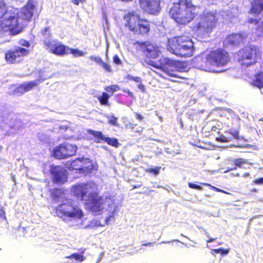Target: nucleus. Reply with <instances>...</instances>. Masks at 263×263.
<instances>
[{
    "label": "nucleus",
    "instance_id": "1",
    "mask_svg": "<svg viewBox=\"0 0 263 263\" xmlns=\"http://www.w3.org/2000/svg\"><path fill=\"white\" fill-rule=\"evenodd\" d=\"M169 13L172 18L181 24L189 23L198 15L195 28L198 33L202 35L211 32L217 21L216 11H208L187 0H180L175 3Z\"/></svg>",
    "mask_w": 263,
    "mask_h": 263
},
{
    "label": "nucleus",
    "instance_id": "2",
    "mask_svg": "<svg viewBox=\"0 0 263 263\" xmlns=\"http://www.w3.org/2000/svg\"><path fill=\"white\" fill-rule=\"evenodd\" d=\"M97 185L93 182L78 184L72 187V192L78 198L85 202L87 206L96 213L108 210L115 204L112 196L98 197Z\"/></svg>",
    "mask_w": 263,
    "mask_h": 263
},
{
    "label": "nucleus",
    "instance_id": "3",
    "mask_svg": "<svg viewBox=\"0 0 263 263\" xmlns=\"http://www.w3.org/2000/svg\"><path fill=\"white\" fill-rule=\"evenodd\" d=\"M167 50L180 57H190L193 54L194 43L186 36H178L168 40Z\"/></svg>",
    "mask_w": 263,
    "mask_h": 263
},
{
    "label": "nucleus",
    "instance_id": "4",
    "mask_svg": "<svg viewBox=\"0 0 263 263\" xmlns=\"http://www.w3.org/2000/svg\"><path fill=\"white\" fill-rule=\"evenodd\" d=\"M229 61L227 52L218 49L211 52L206 57L205 64L197 66L201 70L214 72L216 70L212 67H219L226 65Z\"/></svg>",
    "mask_w": 263,
    "mask_h": 263
},
{
    "label": "nucleus",
    "instance_id": "5",
    "mask_svg": "<svg viewBox=\"0 0 263 263\" xmlns=\"http://www.w3.org/2000/svg\"><path fill=\"white\" fill-rule=\"evenodd\" d=\"M23 25L14 10H7L0 18V30L9 31L12 34L18 33Z\"/></svg>",
    "mask_w": 263,
    "mask_h": 263
},
{
    "label": "nucleus",
    "instance_id": "6",
    "mask_svg": "<svg viewBox=\"0 0 263 263\" xmlns=\"http://www.w3.org/2000/svg\"><path fill=\"white\" fill-rule=\"evenodd\" d=\"M125 26L135 34L144 35L150 29L149 23L146 20H140L138 15L129 12L124 16Z\"/></svg>",
    "mask_w": 263,
    "mask_h": 263
},
{
    "label": "nucleus",
    "instance_id": "7",
    "mask_svg": "<svg viewBox=\"0 0 263 263\" xmlns=\"http://www.w3.org/2000/svg\"><path fill=\"white\" fill-rule=\"evenodd\" d=\"M56 213L59 217L66 221L80 219L83 216L82 210L69 201L58 206L56 209Z\"/></svg>",
    "mask_w": 263,
    "mask_h": 263
},
{
    "label": "nucleus",
    "instance_id": "8",
    "mask_svg": "<svg viewBox=\"0 0 263 263\" xmlns=\"http://www.w3.org/2000/svg\"><path fill=\"white\" fill-rule=\"evenodd\" d=\"M149 65L154 67L162 69L167 75L174 77H178L183 79L184 77L179 76L177 73L172 71L173 69H176L177 70H181L180 68L182 65V63L173 61L168 58L162 57L159 60L158 63H156L154 61H149L148 63Z\"/></svg>",
    "mask_w": 263,
    "mask_h": 263
},
{
    "label": "nucleus",
    "instance_id": "9",
    "mask_svg": "<svg viewBox=\"0 0 263 263\" xmlns=\"http://www.w3.org/2000/svg\"><path fill=\"white\" fill-rule=\"evenodd\" d=\"M241 64L249 66L255 63L260 57L259 49L255 46H249L240 50L238 54Z\"/></svg>",
    "mask_w": 263,
    "mask_h": 263
},
{
    "label": "nucleus",
    "instance_id": "10",
    "mask_svg": "<svg viewBox=\"0 0 263 263\" xmlns=\"http://www.w3.org/2000/svg\"><path fill=\"white\" fill-rule=\"evenodd\" d=\"M46 49L49 52L59 56L67 54L68 47L62 44L61 42L48 37L44 41Z\"/></svg>",
    "mask_w": 263,
    "mask_h": 263
},
{
    "label": "nucleus",
    "instance_id": "11",
    "mask_svg": "<svg viewBox=\"0 0 263 263\" xmlns=\"http://www.w3.org/2000/svg\"><path fill=\"white\" fill-rule=\"evenodd\" d=\"M137 48L147 57L151 58H156L161 53L160 48L155 44L148 42L136 43Z\"/></svg>",
    "mask_w": 263,
    "mask_h": 263
},
{
    "label": "nucleus",
    "instance_id": "12",
    "mask_svg": "<svg viewBox=\"0 0 263 263\" xmlns=\"http://www.w3.org/2000/svg\"><path fill=\"white\" fill-rule=\"evenodd\" d=\"M77 149V146L64 143L57 146L54 150L53 154L57 159H66L74 155Z\"/></svg>",
    "mask_w": 263,
    "mask_h": 263
},
{
    "label": "nucleus",
    "instance_id": "13",
    "mask_svg": "<svg viewBox=\"0 0 263 263\" xmlns=\"http://www.w3.org/2000/svg\"><path fill=\"white\" fill-rule=\"evenodd\" d=\"M41 81L36 80L33 81H30L28 83H24L21 86H16L15 85H11L9 87V93L14 96H21L26 91H28L32 89L33 87L37 85Z\"/></svg>",
    "mask_w": 263,
    "mask_h": 263
},
{
    "label": "nucleus",
    "instance_id": "14",
    "mask_svg": "<svg viewBox=\"0 0 263 263\" xmlns=\"http://www.w3.org/2000/svg\"><path fill=\"white\" fill-rule=\"evenodd\" d=\"M28 53V50L17 47L7 52L5 55V59L8 62L14 63L20 61L22 57L27 55Z\"/></svg>",
    "mask_w": 263,
    "mask_h": 263
},
{
    "label": "nucleus",
    "instance_id": "15",
    "mask_svg": "<svg viewBox=\"0 0 263 263\" xmlns=\"http://www.w3.org/2000/svg\"><path fill=\"white\" fill-rule=\"evenodd\" d=\"M160 0H140L141 8L148 13L155 14L160 10Z\"/></svg>",
    "mask_w": 263,
    "mask_h": 263
},
{
    "label": "nucleus",
    "instance_id": "16",
    "mask_svg": "<svg viewBox=\"0 0 263 263\" xmlns=\"http://www.w3.org/2000/svg\"><path fill=\"white\" fill-rule=\"evenodd\" d=\"M247 37L245 33L232 34L225 39L223 44L226 47L237 46L243 43Z\"/></svg>",
    "mask_w": 263,
    "mask_h": 263
},
{
    "label": "nucleus",
    "instance_id": "17",
    "mask_svg": "<svg viewBox=\"0 0 263 263\" xmlns=\"http://www.w3.org/2000/svg\"><path fill=\"white\" fill-rule=\"evenodd\" d=\"M50 172L53 176V181L58 184H62L67 181L66 170L59 166H51Z\"/></svg>",
    "mask_w": 263,
    "mask_h": 263
},
{
    "label": "nucleus",
    "instance_id": "18",
    "mask_svg": "<svg viewBox=\"0 0 263 263\" xmlns=\"http://www.w3.org/2000/svg\"><path fill=\"white\" fill-rule=\"evenodd\" d=\"M35 8V6L32 2H29L24 7L21 11L19 12H15L17 16L20 21L22 20H30L33 15V12Z\"/></svg>",
    "mask_w": 263,
    "mask_h": 263
},
{
    "label": "nucleus",
    "instance_id": "19",
    "mask_svg": "<svg viewBox=\"0 0 263 263\" xmlns=\"http://www.w3.org/2000/svg\"><path fill=\"white\" fill-rule=\"evenodd\" d=\"M249 22L253 25L252 27L253 33L256 36H260L263 34V21L256 20L253 18H250Z\"/></svg>",
    "mask_w": 263,
    "mask_h": 263
},
{
    "label": "nucleus",
    "instance_id": "20",
    "mask_svg": "<svg viewBox=\"0 0 263 263\" xmlns=\"http://www.w3.org/2000/svg\"><path fill=\"white\" fill-rule=\"evenodd\" d=\"M81 162V173L90 172L93 169V165L88 158H82Z\"/></svg>",
    "mask_w": 263,
    "mask_h": 263
},
{
    "label": "nucleus",
    "instance_id": "21",
    "mask_svg": "<svg viewBox=\"0 0 263 263\" xmlns=\"http://www.w3.org/2000/svg\"><path fill=\"white\" fill-rule=\"evenodd\" d=\"M263 10V0H254L251 3V11L255 14H259Z\"/></svg>",
    "mask_w": 263,
    "mask_h": 263
},
{
    "label": "nucleus",
    "instance_id": "22",
    "mask_svg": "<svg viewBox=\"0 0 263 263\" xmlns=\"http://www.w3.org/2000/svg\"><path fill=\"white\" fill-rule=\"evenodd\" d=\"M253 84L258 88L263 87V73H259L254 77Z\"/></svg>",
    "mask_w": 263,
    "mask_h": 263
},
{
    "label": "nucleus",
    "instance_id": "23",
    "mask_svg": "<svg viewBox=\"0 0 263 263\" xmlns=\"http://www.w3.org/2000/svg\"><path fill=\"white\" fill-rule=\"evenodd\" d=\"M88 133L96 138V141L98 143H100L101 141H105V140L106 137L100 132L89 130Z\"/></svg>",
    "mask_w": 263,
    "mask_h": 263
},
{
    "label": "nucleus",
    "instance_id": "24",
    "mask_svg": "<svg viewBox=\"0 0 263 263\" xmlns=\"http://www.w3.org/2000/svg\"><path fill=\"white\" fill-rule=\"evenodd\" d=\"M81 160L82 158H78L76 160L73 161L70 164V170H78L80 171V172L81 173V168H80L81 167V164L82 163Z\"/></svg>",
    "mask_w": 263,
    "mask_h": 263
},
{
    "label": "nucleus",
    "instance_id": "25",
    "mask_svg": "<svg viewBox=\"0 0 263 263\" xmlns=\"http://www.w3.org/2000/svg\"><path fill=\"white\" fill-rule=\"evenodd\" d=\"M66 258H69V259H74V261L77 262H82L84 259L85 257L83 255L78 254V253H73L71 254L70 255L67 256L66 257Z\"/></svg>",
    "mask_w": 263,
    "mask_h": 263
},
{
    "label": "nucleus",
    "instance_id": "26",
    "mask_svg": "<svg viewBox=\"0 0 263 263\" xmlns=\"http://www.w3.org/2000/svg\"><path fill=\"white\" fill-rule=\"evenodd\" d=\"M105 117L108 119V123L114 126H118L117 123L118 118L115 117L113 114H106Z\"/></svg>",
    "mask_w": 263,
    "mask_h": 263
},
{
    "label": "nucleus",
    "instance_id": "27",
    "mask_svg": "<svg viewBox=\"0 0 263 263\" xmlns=\"http://www.w3.org/2000/svg\"><path fill=\"white\" fill-rule=\"evenodd\" d=\"M68 53H67V54L71 53L72 54L74 57H81L83 56L84 54V53L77 49H72L68 47V50H67Z\"/></svg>",
    "mask_w": 263,
    "mask_h": 263
},
{
    "label": "nucleus",
    "instance_id": "28",
    "mask_svg": "<svg viewBox=\"0 0 263 263\" xmlns=\"http://www.w3.org/2000/svg\"><path fill=\"white\" fill-rule=\"evenodd\" d=\"M109 96L106 92H103L102 95L98 97V99L102 105H107Z\"/></svg>",
    "mask_w": 263,
    "mask_h": 263
},
{
    "label": "nucleus",
    "instance_id": "29",
    "mask_svg": "<svg viewBox=\"0 0 263 263\" xmlns=\"http://www.w3.org/2000/svg\"><path fill=\"white\" fill-rule=\"evenodd\" d=\"M105 141L107 142L108 144L115 147H118L119 144L117 139L115 138H110L108 137H106Z\"/></svg>",
    "mask_w": 263,
    "mask_h": 263
},
{
    "label": "nucleus",
    "instance_id": "30",
    "mask_svg": "<svg viewBox=\"0 0 263 263\" xmlns=\"http://www.w3.org/2000/svg\"><path fill=\"white\" fill-rule=\"evenodd\" d=\"M212 251L216 254L220 253L222 255H226L229 253V252L230 251V249H225L224 248H219V249H213Z\"/></svg>",
    "mask_w": 263,
    "mask_h": 263
},
{
    "label": "nucleus",
    "instance_id": "31",
    "mask_svg": "<svg viewBox=\"0 0 263 263\" xmlns=\"http://www.w3.org/2000/svg\"><path fill=\"white\" fill-rule=\"evenodd\" d=\"M99 226H101L100 222L97 220H93L90 222V223L88 226L85 227L87 229H94Z\"/></svg>",
    "mask_w": 263,
    "mask_h": 263
},
{
    "label": "nucleus",
    "instance_id": "32",
    "mask_svg": "<svg viewBox=\"0 0 263 263\" xmlns=\"http://www.w3.org/2000/svg\"><path fill=\"white\" fill-rule=\"evenodd\" d=\"M234 162L236 166L240 167L242 164L246 163V161L244 160L243 159L239 158V159L235 160L234 161Z\"/></svg>",
    "mask_w": 263,
    "mask_h": 263
},
{
    "label": "nucleus",
    "instance_id": "33",
    "mask_svg": "<svg viewBox=\"0 0 263 263\" xmlns=\"http://www.w3.org/2000/svg\"><path fill=\"white\" fill-rule=\"evenodd\" d=\"M90 59L92 60L95 61L97 64L99 65H101L102 62V60L100 57H96L94 55H92L90 57Z\"/></svg>",
    "mask_w": 263,
    "mask_h": 263
},
{
    "label": "nucleus",
    "instance_id": "34",
    "mask_svg": "<svg viewBox=\"0 0 263 263\" xmlns=\"http://www.w3.org/2000/svg\"><path fill=\"white\" fill-rule=\"evenodd\" d=\"M100 66H101L107 71H108V72L111 71V68L110 65L107 63H104L103 61H102Z\"/></svg>",
    "mask_w": 263,
    "mask_h": 263
},
{
    "label": "nucleus",
    "instance_id": "35",
    "mask_svg": "<svg viewBox=\"0 0 263 263\" xmlns=\"http://www.w3.org/2000/svg\"><path fill=\"white\" fill-rule=\"evenodd\" d=\"M119 89V87L118 86L114 85H111L110 86H109L106 88V90L108 91H116L118 90Z\"/></svg>",
    "mask_w": 263,
    "mask_h": 263
},
{
    "label": "nucleus",
    "instance_id": "36",
    "mask_svg": "<svg viewBox=\"0 0 263 263\" xmlns=\"http://www.w3.org/2000/svg\"><path fill=\"white\" fill-rule=\"evenodd\" d=\"M201 184L203 185H205V186H210L212 189H213L214 190H215V191H216L217 192H222V193H227V192H226L225 191H223L222 190L218 189V188H217L216 187L213 186L209 184L208 183H201Z\"/></svg>",
    "mask_w": 263,
    "mask_h": 263
},
{
    "label": "nucleus",
    "instance_id": "37",
    "mask_svg": "<svg viewBox=\"0 0 263 263\" xmlns=\"http://www.w3.org/2000/svg\"><path fill=\"white\" fill-rule=\"evenodd\" d=\"M189 186L190 188L199 190H201L202 189V187L200 186L197 185L196 184H194V183H189Z\"/></svg>",
    "mask_w": 263,
    "mask_h": 263
},
{
    "label": "nucleus",
    "instance_id": "38",
    "mask_svg": "<svg viewBox=\"0 0 263 263\" xmlns=\"http://www.w3.org/2000/svg\"><path fill=\"white\" fill-rule=\"evenodd\" d=\"M49 28H45L43 30H42V33L43 35L46 36L47 37L45 36V39H47L48 37L51 38L50 35H49V31H48Z\"/></svg>",
    "mask_w": 263,
    "mask_h": 263
},
{
    "label": "nucleus",
    "instance_id": "39",
    "mask_svg": "<svg viewBox=\"0 0 263 263\" xmlns=\"http://www.w3.org/2000/svg\"><path fill=\"white\" fill-rule=\"evenodd\" d=\"M230 134L233 136V137L236 139H240V137L239 136V133L237 130L231 131Z\"/></svg>",
    "mask_w": 263,
    "mask_h": 263
},
{
    "label": "nucleus",
    "instance_id": "40",
    "mask_svg": "<svg viewBox=\"0 0 263 263\" xmlns=\"http://www.w3.org/2000/svg\"><path fill=\"white\" fill-rule=\"evenodd\" d=\"M20 44L23 46L29 47L30 46V43L26 40H21Z\"/></svg>",
    "mask_w": 263,
    "mask_h": 263
},
{
    "label": "nucleus",
    "instance_id": "41",
    "mask_svg": "<svg viewBox=\"0 0 263 263\" xmlns=\"http://www.w3.org/2000/svg\"><path fill=\"white\" fill-rule=\"evenodd\" d=\"M159 170L160 168H151L149 170V172L154 173L155 175H157L159 173Z\"/></svg>",
    "mask_w": 263,
    "mask_h": 263
},
{
    "label": "nucleus",
    "instance_id": "42",
    "mask_svg": "<svg viewBox=\"0 0 263 263\" xmlns=\"http://www.w3.org/2000/svg\"><path fill=\"white\" fill-rule=\"evenodd\" d=\"M114 62L117 64H119L121 63L120 60L118 55H116L113 58Z\"/></svg>",
    "mask_w": 263,
    "mask_h": 263
},
{
    "label": "nucleus",
    "instance_id": "43",
    "mask_svg": "<svg viewBox=\"0 0 263 263\" xmlns=\"http://www.w3.org/2000/svg\"><path fill=\"white\" fill-rule=\"evenodd\" d=\"M68 128V126L67 125H60L59 126V130L60 132L65 131Z\"/></svg>",
    "mask_w": 263,
    "mask_h": 263
},
{
    "label": "nucleus",
    "instance_id": "44",
    "mask_svg": "<svg viewBox=\"0 0 263 263\" xmlns=\"http://www.w3.org/2000/svg\"><path fill=\"white\" fill-rule=\"evenodd\" d=\"M254 182L256 184H263V177L255 180Z\"/></svg>",
    "mask_w": 263,
    "mask_h": 263
},
{
    "label": "nucleus",
    "instance_id": "45",
    "mask_svg": "<svg viewBox=\"0 0 263 263\" xmlns=\"http://www.w3.org/2000/svg\"><path fill=\"white\" fill-rule=\"evenodd\" d=\"M5 9V4L2 2H0V14L2 13Z\"/></svg>",
    "mask_w": 263,
    "mask_h": 263
},
{
    "label": "nucleus",
    "instance_id": "46",
    "mask_svg": "<svg viewBox=\"0 0 263 263\" xmlns=\"http://www.w3.org/2000/svg\"><path fill=\"white\" fill-rule=\"evenodd\" d=\"M130 79H132V80H133V81H135L136 82H138V83H139V82H141V79L140 77H132Z\"/></svg>",
    "mask_w": 263,
    "mask_h": 263
},
{
    "label": "nucleus",
    "instance_id": "47",
    "mask_svg": "<svg viewBox=\"0 0 263 263\" xmlns=\"http://www.w3.org/2000/svg\"><path fill=\"white\" fill-rule=\"evenodd\" d=\"M138 88H139V89H140L142 92L145 91V86L144 85H143L142 84H140L138 85Z\"/></svg>",
    "mask_w": 263,
    "mask_h": 263
},
{
    "label": "nucleus",
    "instance_id": "48",
    "mask_svg": "<svg viewBox=\"0 0 263 263\" xmlns=\"http://www.w3.org/2000/svg\"><path fill=\"white\" fill-rule=\"evenodd\" d=\"M84 1L85 0H72L73 3L76 5H78L80 2L83 3Z\"/></svg>",
    "mask_w": 263,
    "mask_h": 263
},
{
    "label": "nucleus",
    "instance_id": "49",
    "mask_svg": "<svg viewBox=\"0 0 263 263\" xmlns=\"http://www.w3.org/2000/svg\"><path fill=\"white\" fill-rule=\"evenodd\" d=\"M136 118L139 120H142L143 119V117L142 115L137 114Z\"/></svg>",
    "mask_w": 263,
    "mask_h": 263
},
{
    "label": "nucleus",
    "instance_id": "50",
    "mask_svg": "<svg viewBox=\"0 0 263 263\" xmlns=\"http://www.w3.org/2000/svg\"><path fill=\"white\" fill-rule=\"evenodd\" d=\"M216 238H213V239H210L209 240H207V242H212L214 240H215Z\"/></svg>",
    "mask_w": 263,
    "mask_h": 263
},
{
    "label": "nucleus",
    "instance_id": "51",
    "mask_svg": "<svg viewBox=\"0 0 263 263\" xmlns=\"http://www.w3.org/2000/svg\"><path fill=\"white\" fill-rule=\"evenodd\" d=\"M236 167L232 168L230 169L229 171H232V170H236Z\"/></svg>",
    "mask_w": 263,
    "mask_h": 263
},
{
    "label": "nucleus",
    "instance_id": "52",
    "mask_svg": "<svg viewBox=\"0 0 263 263\" xmlns=\"http://www.w3.org/2000/svg\"><path fill=\"white\" fill-rule=\"evenodd\" d=\"M151 243H149L148 244H144V245H145V246H147V245H151Z\"/></svg>",
    "mask_w": 263,
    "mask_h": 263
},
{
    "label": "nucleus",
    "instance_id": "53",
    "mask_svg": "<svg viewBox=\"0 0 263 263\" xmlns=\"http://www.w3.org/2000/svg\"><path fill=\"white\" fill-rule=\"evenodd\" d=\"M129 126H130V127H132L133 124H129Z\"/></svg>",
    "mask_w": 263,
    "mask_h": 263
}]
</instances>
